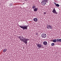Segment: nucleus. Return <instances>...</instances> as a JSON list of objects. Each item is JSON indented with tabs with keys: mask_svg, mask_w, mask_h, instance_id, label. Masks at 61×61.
I'll return each mask as SVG.
<instances>
[{
	"mask_svg": "<svg viewBox=\"0 0 61 61\" xmlns=\"http://www.w3.org/2000/svg\"><path fill=\"white\" fill-rule=\"evenodd\" d=\"M25 1H28V0H24Z\"/></svg>",
	"mask_w": 61,
	"mask_h": 61,
	"instance_id": "nucleus-24",
	"label": "nucleus"
},
{
	"mask_svg": "<svg viewBox=\"0 0 61 61\" xmlns=\"http://www.w3.org/2000/svg\"><path fill=\"white\" fill-rule=\"evenodd\" d=\"M51 45L52 46H54L55 45V43H52L51 44Z\"/></svg>",
	"mask_w": 61,
	"mask_h": 61,
	"instance_id": "nucleus-15",
	"label": "nucleus"
},
{
	"mask_svg": "<svg viewBox=\"0 0 61 61\" xmlns=\"http://www.w3.org/2000/svg\"><path fill=\"white\" fill-rule=\"evenodd\" d=\"M52 12L53 13L56 14V15L57 14V13L56 12V10H55V8H53Z\"/></svg>",
	"mask_w": 61,
	"mask_h": 61,
	"instance_id": "nucleus-3",
	"label": "nucleus"
},
{
	"mask_svg": "<svg viewBox=\"0 0 61 61\" xmlns=\"http://www.w3.org/2000/svg\"><path fill=\"white\" fill-rule=\"evenodd\" d=\"M60 42H61V39H60Z\"/></svg>",
	"mask_w": 61,
	"mask_h": 61,
	"instance_id": "nucleus-23",
	"label": "nucleus"
},
{
	"mask_svg": "<svg viewBox=\"0 0 61 61\" xmlns=\"http://www.w3.org/2000/svg\"><path fill=\"white\" fill-rule=\"evenodd\" d=\"M28 26H29L28 25H24L21 27V28L23 29V30H27V27Z\"/></svg>",
	"mask_w": 61,
	"mask_h": 61,
	"instance_id": "nucleus-2",
	"label": "nucleus"
},
{
	"mask_svg": "<svg viewBox=\"0 0 61 61\" xmlns=\"http://www.w3.org/2000/svg\"><path fill=\"white\" fill-rule=\"evenodd\" d=\"M44 1H45L46 2H48V0H44Z\"/></svg>",
	"mask_w": 61,
	"mask_h": 61,
	"instance_id": "nucleus-18",
	"label": "nucleus"
},
{
	"mask_svg": "<svg viewBox=\"0 0 61 61\" xmlns=\"http://www.w3.org/2000/svg\"><path fill=\"white\" fill-rule=\"evenodd\" d=\"M53 42H56V39H55V40H53Z\"/></svg>",
	"mask_w": 61,
	"mask_h": 61,
	"instance_id": "nucleus-12",
	"label": "nucleus"
},
{
	"mask_svg": "<svg viewBox=\"0 0 61 61\" xmlns=\"http://www.w3.org/2000/svg\"><path fill=\"white\" fill-rule=\"evenodd\" d=\"M42 5H45L46 4V2L44 0H43L42 2Z\"/></svg>",
	"mask_w": 61,
	"mask_h": 61,
	"instance_id": "nucleus-7",
	"label": "nucleus"
},
{
	"mask_svg": "<svg viewBox=\"0 0 61 61\" xmlns=\"http://www.w3.org/2000/svg\"><path fill=\"white\" fill-rule=\"evenodd\" d=\"M19 26H20V28H21V27L22 26L19 25Z\"/></svg>",
	"mask_w": 61,
	"mask_h": 61,
	"instance_id": "nucleus-21",
	"label": "nucleus"
},
{
	"mask_svg": "<svg viewBox=\"0 0 61 61\" xmlns=\"http://www.w3.org/2000/svg\"><path fill=\"white\" fill-rule=\"evenodd\" d=\"M43 14L44 15H46V12H44Z\"/></svg>",
	"mask_w": 61,
	"mask_h": 61,
	"instance_id": "nucleus-20",
	"label": "nucleus"
},
{
	"mask_svg": "<svg viewBox=\"0 0 61 61\" xmlns=\"http://www.w3.org/2000/svg\"><path fill=\"white\" fill-rule=\"evenodd\" d=\"M19 38L21 41H22L23 42H24L25 44H27V42L28 39H25V38H24L22 36H20L19 37Z\"/></svg>",
	"mask_w": 61,
	"mask_h": 61,
	"instance_id": "nucleus-1",
	"label": "nucleus"
},
{
	"mask_svg": "<svg viewBox=\"0 0 61 61\" xmlns=\"http://www.w3.org/2000/svg\"><path fill=\"white\" fill-rule=\"evenodd\" d=\"M34 21L35 22H36L37 21V18H35L34 19Z\"/></svg>",
	"mask_w": 61,
	"mask_h": 61,
	"instance_id": "nucleus-9",
	"label": "nucleus"
},
{
	"mask_svg": "<svg viewBox=\"0 0 61 61\" xmlns=\"http://www.w3.org/2000/svg\"><path fill=\"white\" fill-rule=\"evenodd\" d=\"M47 29H51L52 28V27L51 26L49 25L47 26Z\"/></svg>",
	"mask_w": 61,
	"mask_h": 61,
	"instance_id": "nucleus-5",
	"label": "nucleus"
},
{
	"mask_svg": "<svg viewBox=\"0 0 61 61\" xmlns=\"http://www.w3.org/2000/svg\"><path fill=\"white\" fill-rule=\"evenodd\" d=\"M54 5H55L56 6V3H54Z\"/></svg>",
	"mask_w": 61,
	"mask_h": 61,
	"instance_id": "nucleus-22",
	"label": "nucleus"
},
{
	"mask_svg": "<svg viewBox=\"0 0 61 61\" xmlns=\"http://www.w3.org/2000/svg\"><path fill=\"white\" fill-rule=\"evenodd\" d=\"M37 46L39 48H41L42 47V45L41 44H39L37 45Z\"/></svg>",
	"mask_w": 61,
	"mask_h": 61,
	"instance_id": "nucleus-6",
	"label": "nucleus"
},
{
	"mask_svg": "<svg viewBox=\"0 0 61 61\" xmlns=\"http://www.w3.org/2000/svg\"><path fill=\"white\" fill-rule=\"evenodd\" d=\"M9 5V6H12V4H10Z\"/></svg>",
	"mask_w": 61,
	"mask_h": 61,
	"instance_id": "nucleus-17",
	"label": "nucleus"
},
{
	"mask_svg": "<svg viewBox=\"0 0 61 61\" xmlns=\"http://www.w3.org/2000/svg\"><path fill=\"white\" fill-rule=\"evenodd\" d=\"M41 36L43 38H45L46 36V35L45 33H43L41 35Z\"/></svg>",
	"mask_w": 61,
	"mask_h": 61,
	"instance_id": "nucleus-4",
	"label": "nucleus"
},
{
	"mask_svg": "<svg viewBox=\"0 0 61 61\" xmlns=\"http://www.w3.org/2000/svg\"><path fill=\"white\" fill-rule=\"evenodd\" d=\"M36 35H37V36H38V33H36Z\"/></svg>",
	"mask_w": 61,
	"mask_h": 61,
	"instance_id": "nucleus-19",
	"label": "nucleus"
},
{
	"mask_svg": "<svg viewBox=\"0 0 61 61\" xmlns=\"http://www.w3.org/2000/svg\"><path fill=\"white\" fill-rule=\"evenodd\" d=\"M60 39H56L57 42H60Z\"/></svg>",
	"mask_w": 61,
	"mask_h": 61,
	"instance_id": "nucleus-13",
	"label": "nucleus"
},
{
	"mask_svg": "<svg viewBox=\"0 0 61 61\" xmlns=\"http://www.w3.org/2000/svg\"><path fill=\"white\" fill-rule=\"evenodd\" d=\"M34 12H35L36 11H37V10H38V9L37 8H35V9H34Z\"/></svg>",
	"mask_w": 61,
	"mask_h": 61,
	"instance_id": "nucleus-10",
	"label": "nucleus"
},
{
	"mask_svg": "<svg viewBox=\"0 0 61 61\" xmlns=\"http://www.w3.org/2000/svg\"><path fill=\"white\" fill-rule=\"evenodd\" d=\"M47 44V43L46 41H45L43 42V44L44 45H46Z\"/></svg>",
	"mask_w": 61,
	"mask_h": 61,
	"instance_id": "nucleus-8",
	"label": "nucleus"
},
{
	"mask_svg": "<svg viewBox=\"0 0 61 61\" xmlns=\"http://www.w3.org/2000/svg\"><path fill=\"white\" fill-rule=\"evenodd\" d=\"M7 49H4L3 50V52H5L7 51Z\"/></svg>",
	"mask_w": 61,
	"mask_h": 61,
	"instance_id": "nucleus-11",
	"label": "nucleus"
},
{
	"mask_svg": "<svg viewBox=\"0 0 61 61\" xmlns=\"http://www.w3.org/2000/svg\"><path fill=\"white\" fill-rule=\"evenodd\" d=\"M56 6H57V7H59V5L58 4H56Z\"/></svg>",
	"mask_w": 61,
	"mask_h": 61,
	"instance_id": "nucleus-14",
	"label": "nucleus"
},
{
	"mask_svg": "<svg viewBox=\"0 0 61 61\" xmlns=\"http://www.w3.org/2000/svg\"><path fill=\"white\" fill-rule=\"evenodd\" d=\"M33 5V6H32V8L34 9L35 8V6L34 5Z\"/></svg>",
	"mask_w": 61,
	"mask_h": 61,
	"instance_id": "nucleus-16",
	"label": "nucleus"
}]
</instances>
